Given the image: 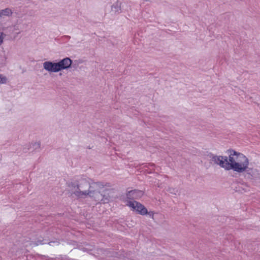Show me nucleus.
<instances>
[{
	"instance_id": "nucleus-13",
	"label": "nucleus",
	"mask_w": 260,
	"mask_h": 260,
	"mask_svg": "<svg viewBox=\"0 0 260 260\" xmlns=\"http://www.w3.org/2000/svg\"><path fill=\"white\" fill-rule=\"evenodd\" d=\"M147 214H148V215H149L150 217H152V218H153V217L154 214H153V212H147Z\"/></svg>"
},
{
	"instance_id": "nucleus-10",
	"label": "nucleus",
	"mask_w": 260,
	"mask_h": 260,
	"mask_svg": "<svg viewBox=\"0 0 260 260\" xmlns=\"http://www.w3.org/2000/svg\"><path fill=\"white\" fill-rule=\"evenodd\" d=\"M168 191L172 193V194H175L176 195L177 193V190L175 188H169L168 189Z\"/></svg>"
},
{
	"instance_id": "nucleus-17",
	"label": "nucleus",
	"mask_w": 260,
	"mask_h": 260,
	"mask_svg": "<svg viewBox=\"0 0 260 260\" xmlns=\"http://www.w3.org/2000/svg\"><path fill=\"white\" fill-rule=\"evenodd\" d=\"M52 242H49L50 245H51Z\"/></svg>"
},
{
	"instance_id": "nucleus-4",
	"label": "nucleus",
	"mask_w": 260,
	"mask_h": 260,
	"mask_svg": "<svg viewBox=\"0 0 260 260\" xmlns=\"http://www.w3.org/2000/svg\"><path fill=\"white\" fill-rule=\"evenodd\" d=\"M210 160L215 164L219 166L220 167L224 168L226 170H228L229 160H228L226 156L221 155H216L213 154L209 155Z\"/></svg>"
},
{
	"instance_id": "nucleus-16",
	"label": "nucleus",
	"mask_w": 260,
	"mask_h": 260,
	"mask_svg": "<svg viewBox=\"0 0 260 260\" xmlns=\"http://www.w3.org/2000/svg\"><path fill=\"white\" fill-rule=\"evenodd\" d=\"M52 242H49L50 245H51Z\"/></svg>"
},
{
	"instance_id": "nucleus-11",
	"label": "nucleus",
	"mask_w": 260,
	"mask_h": 260,
	"mask_svg": "<svg viewBox=\"0 0 260 260\" xmlns=\"http://www.w3.org/2000/svg\"><path fill=\"white\" fill-rule=\"evenodd\" d=\"M4 37V34L3 32H0V45L3 43Z\"/></svg>"
},
{
	"instance_id": "nucleus-12",
	"label": "nucleus",
	"mask_w": 260,
	"mask_h": 260,
	"mask_svg": "<svg viewBox=\"0 0 260 260\" xmlns=\"http://www.w3.org/2000/svg\"><path fill=\"white\" fill-rule=\"evenodd\" d=\"M33 146L35 147V148L37 149V148H39L40 147V144L39 142H35Z\"/></svg>"
},
{
	"instance_id": "nucleus-15",
	"label": "nucleus",
	"mask_w": 260,
	"mask_h": 260,
	"mask_svg": "<svg viewBox=\"0 0 260 260\" xmlns=\"http://www.w3.org/2000/svg\"><path fill=\"white\" fill-rule=\"evenodd\" d=\"M52 242H49L50 245H51Z\"/></svg>"
},
{
	"instance_id": "nucleus-1",
	"label": "nucleus",
	"mask_w": 260,
	"mask_h": 260,
	"mask_svg": "<svg viewBox=\"0 0 260 260\" xmlns=\"http://www.w3.org/2000/svg\"><path fill=\"white\" fill-rule=\"evenodd\" d=\"M105 185L103 182H89L88 179H81L77 186L72 190L73 193L79 198H85L89 196L98 203H106L108 199L101 193Z\"/></svg>"
},
{
	"instance_id": "nucleus-7",
	"label": "nucleus",
	"mask_w": 260,
	"mask_h": 260,
	"mask_svg": "<svg viewBox=\"0 0 260 260\" xmlns=\"http://www.w3.org/2000/svg\"><path fill=\"white\" fill-rule=\"evenodd\" d=\"M12 13V10L8 8L0 10V20H2L5 17L11 16Z\"/></svg>"
},
{
	"instance_id": "nucleus-2",
	"label": "nucleus",
	"mask_w": 260,
	"mask_h": 260,
	"mask_svg": "<svg viewBox=\"0 0 260 260\" xmlns=\"http://www.w3.org/2000/svg\"><path fill=\"white\" fill-rule=\"evenodd\" d=\"M229 157L228 170H233L239 173L246 172L251 176V179L256 177L258 175L257 170L249 168V161L245 155L232 150L230 151Z\"/></svg>"
},
{
	"instance_id": "nucleus-9",
	"label": "nucleus",
	"mask_w": 260,
	"mask_h": 260,
	"mask_svg": "<svg viewBox=\"0 0 260 260\" xmlns=\"http://www.w3.org/2000/svg\"><path fill=\"white\" fill-rule=\"evenodd\" d=\"M7 81V78L3 75L0 74V84L6 83Z\"/></svg>"
},
{
	"instance_id": "nucleus-5",
	"label": "nucleus",
	"mask_w": 260,
	"mask_h": 260,
	"mask_svg": "<svg viewBox=\"0 0 260 260\" xmlns=\"http://www.w3.org/2000/svg\"><path fill=\"white\" fill-rule=\"evenodd\" d=\"M127 205L141 215H144L147 214V209L142 204L137 201H129L127 202Z\"/></svg>"
},
{
	"instance_id": "nucleus-8",
	"label": "nucleus",
	"mask_w": 260,
	"mask_h": 260,
	"mask_svg": "<svg viewBox=\"0 0 260 260\" xmlns=\"http://www.w3.org/2000/svg\"><path fill=\"white\" fill-rule=\"evenodd\" d=\"M111 10L115 13H119L120 12V7L118 3H116L112 5Z\"/></svg>"
},
{
	"instance_id": "nucleus-3",
	"label": "nucleus",
	"mask_w": 260,
	"mask_h": 260,
	"mask_svg": "<svg viewBox=\"0 0 260 260\" xmlns=\"http://www.w3.org/2000/svg\"><path fill=\"white\" fill-rule=\"evenodd\" d=\"M72 63V60L68 57H66L58 62H53L50 61H45L43 63V66L44 69L49 72L56 73L69 68Z\"/></svg>"
},
{
	"instance_id": "nucleus-18",
	"label": "nucleus",
	"mask_w": 260,
	"mask_h": 260,
	"mask_svg": "<svg viewBox=\"0 0 260 260\" xmlns=\"http://www.w3.org/2000/svg\"><path fill=\"white\" fill-rule=\"evenodd\" d=\"M151 166H154V164H152Z\"/></svg>"
},
{
	"instance_id": "nucleus-14",
	"label": "nucleus",
	"mask_w": 260,
	"mask_h": 260,
	"mask_svg": "<svg viewBox=\"0 0 260 260\" xmlns=\"http://www.w3.org/2000/svg\"><path fill=\"white\" fill-rule=\"evenodd\" d=\"M44 244V243H43L42 242H40V241H38L36 243V245H38L39 244Z\"/></svg>"
},
{
	"instance_id": "nucleus-6",
	"label": "nucleus",
	"mask_w": 260,
	"mask_h": 260,
	"mask_svg": "<svg viewBox=\"0 0 260 260\" xmlns=\"http://www.w3.org/2000/svg\"><path fill=\"white\" fill-rule=\"evenodd\" d=\"M143 192L139 190H132L126 193V198L129 200L138 199L143 195Z\"/></svg>"
}]
</instances>
